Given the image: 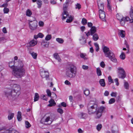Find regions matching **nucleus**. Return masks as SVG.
<instances>
[{"label":"nucleus","instance_id":"f257e3e1","mask_svg":"<svg viewBox=\"0 0 133 133\" xmlns=\"http://www.w3.org/2000/svg\"><path fill=\"white\" fill-rule=\"evenodd\" d=\"M23 65V62L20 60L16 62L12 61L9 63V67L12 70V74L17 78H21L24 75L25 71Z\"/></svg>","mask_w":133,"mask_h":133},{"label":"nucleus","instance_id":"f03ea898","mask_svg":"<svg viewBox=\"0 0 133 133\" xmlns=\"http://www.w3.org/2000/svg\"><path fill=\"white\" fill-rule=\"evenodd\" d=\"M21 90L20 86L18 84H14L13 86V89L12 90L9 89L5 92V95L7 97H11L12 99H15L19 95V91Z\"/></svg>","mask_w":133,"mask_h":133},{"label":"nucleus","instance_id":"7ed1b4c3","mask_svg":"<svg viewBox=\"0 0 133 133\" xmlns=\"http://www.w3.org/2000/svg\"><path fill=\"white\" fill-rule=\"evenodd\" d=\"M103 50L105 56L110 59L113 62L116 63L117 62V60L115 58L114 53L109 50V48L107 46H103Z\"/></svg>","mask_w":133,"mask_h":133},{"label":"nucleus","instance_id":"20e7f679","mask_svg":"<svg viewBox=\"0 0 133 133\" xmlns=\"http://www.w3.org/2000/svg\"><path fill=\"white\" fill-rule=\"evenodd\" d=\"M47 114L45 115L44 117L42 118L41 121V123L45 124H50L54 119V115L52 116L53 118H51L50 120V117L49 116H47Z\"/></svg>","mask_w":133,"mask_h":133},{"label":"nucleus","instance_id":"39448f33","mask_svg":"<svg viewBox=\"0 0 133 133\" xmlns=\"http://www.w3.org/2000/svg\"><path fill=\"white\" fill-rule=\"evenodd\" d=\"M116 17L120 21L121 24L122 26L125 24L126 22L130 20L129 17H124L121 14H118L116 15Z\"/></svg>","mask_w":133,"mask_h":133},{"label":"nucleus","instance_id":"423d86ee","mask_svg":"<svg viewBox=\"0 0 133 133\" xmlns=\"http://www.w3.org/2000/svg\"><path fill=\"white\" fill-rule=\"evenodd\" d=\"M118 77L123 79L125 77L126 75V73L124 69L121 67H119L118 68Z\"/></svg>","mask_w":133,"mask_h":133},{"label":"nucleus","instance_id":"0eeeda50","mask_svg":"<svg viewBox=\"0 0 133 133\" xmlns=\"http://www.w3.org/2000/svg\"><path fill=\"white\" fill-rule=\"evenodd\" d=\"M30 23H29V27L30 29L32 31H34L36 30L37 28V22L34 20L33 21L29 20Z\"/></svg>","mask_w":133,"mask_h":133},{"label":"nucleus","instance_id":"6e6552de","mask_svg":"<svg viewBox=\"0 0 133 133\" xmlns=\"http://www.w3.org/2000/svg\"><path fill=\"white\" fill-rule=\"evenodd\" d=\"M105 109L104 107H101L98 109L95 112L96 118H99L102 115V112L103 110Z\"/></svg>","mask_w":133,"mask_h":133},{"label":"nucleus","instance_id":"1a4fd4ad","mask_svg":"<svg viewBox=\"0 0 133 133\" xmlns=\"http://www.w3.org/2000/svg\"><path fill=\"white\" fill-rule=\"evenodd\" d=\"M66 71L72 72L73 74H76V68L72 64H70L66 68Z\"/></svg>","mask_w":133,"mask_h":133},{"label":"nucleus","instance_id":"9d476101","mask_svg":"<svg viewBox=\"0 0 133 133\" xmlns=\"http://www.w3.org/2000/svg\"><path fill=\"white\" fill-rule=\"evenodd\" d=\"M97 107L96 105H94L88 108L89 114H91L94 113L97 110Z\"/></svg>","mask_w":133,"mask_h":133},{"label":"nucleus","instance_id":"9b49d317","mask_svg":"<svg viewBox=\"0 0 133 133\" xmlns=\"http://www.w3.org/2000/svg\"><path fill=\"white\" fill-rule=\"evenodd\" d=\"M40 74L41 76L43 78H46L48 80L49 77V73L48 71H41Z\"/></svg>","mask_w":133,"mask_h":133},{"label":"nucleus","instance_id":"f8f14e48","mask_svg":"<svg viewBox=\"0 0 133 133\" xmlns=\"http://www.w3.org/2000/svg\"><path fill=\"white\" fill-rule=\"evenodd\" d=\"M99 17L103 21H105V12L103 11H99Z\"/></svg>","mask_w":133,"mask_h":133},{"label":"nucleus","instance_id":"ddd939ff","mask_svg":"<svg viewBox=\"0 0 133 133\" xmlns=\"http://www.w3.org/2000/svg\"><path fill=\"white\" fill-rule=\"evenodd\" d=\"M78 117L81 119H85L88 117L87 114L83 112H80L78 114Z\"/></svg>","mask_w":133,"mask_h":133},{"label":"nucleus","instance_id":"4468645a","mask_svg":"<svg viewBox=\"0 0 133 133\" xmlns=\"http://www.w3.org/2000/svg\"><path fill=\"white\" fill-rule=\"evenodd\" d=\"M70 2L69 1L66 0L65 2L63 4V10H64V14L66 12H66V10H67V8Z\"/></svg>","mask_w":133,"mask_h":133},{"label":"nucleus","instance_id":"2eb2a0df","mask_svg":"<svg viewBox=\"0 0 133 133\" xmlns=\"http://www.w3.org/2000/svg\"><path fill=\"white\" fill-rule=\"evenodd\" d=\"M66 76L70 78H73L75 76L76 74H74L72 72L66 71Z\"/></svg>","mask_w":133,"mask_h":133},{"label":"nucleus","instance_id":"dca6fc26","mask_svg":"<svg viewBox=\"0 0 133 133\" xmlns=\"http://www.w3.org/2000/svg\"><path fill=\"white\" fill-rule=\"evenodd\" d=\"M37 43V41L35 40H33L29 42L28 44V46L29 47L33 46L36 44Z\"/></svg>","mask_w":133,"mask_h":133},{"label":"nucleus","instance_id":"f3484780","mask_svg":"<svg viewBox=\"0 0 133 133\" xmlns=\"http://www.w3.org/2000/svg\"><path fill=\"white\" fill-rule=\"evenodd\" d=\"M41 44L43 47L45 48H48L49 45V42L45 41L44 40L42 41Z\"/></svg>","mask_w":133,"mask_h":133},{"label":"nucleus","instance_id":"a211bd4d","mask_svg":"<svg viewBox=\"0 0 133 133\" xmlns=\"http://www.w3.org/2000/svg\"><path fill=\"white\" fill-rule=\"evenodd\" d=\"M66 11L67 12H66L64 14V10H63V12L62 14V15L63 16V20L65 19V18H68V17L69 18H70V16L71 17V16L69 15V14H68V12L67 11V10H66Z\"/></svg>","mask_w":133,"mask_h":133},{"label":"nucleus","instance_id":"6ab92c4d","mask_svg":"<svg viewBox=\"0 0 133 133\" xmlns=\"http://www.w3.org/2000/svg\"><path fill=\"white\" fill-rule=\"evenodd\" d=\"M96 28L95 26H93L91 28L90 30V34L91 35H93L95 34L96 32Z\"/></svg>","mask_w":133,"mask_h":133},{"label":"nucleus","instance_id":"aec40b11","mask_svg":"<svg viewBox=\"0 0 133 133\" xmlns=\"http://www.w3.org/2000/svg\"><path fill=\"white\" fill-rule=\"evenodd\" d=\"M49 102L50 104H48V106L50 107H51L56 104L55 102L52 99H51L49 101Z\"/></svg>","mask_w":133,"mask_h":133},{"label":"nucleus","instance_id":"412c9836","mask_svg":"<svg viewBox=\"0 0 133 133\" xmlns=\"http://www.w3.org/2000/svg\"><path fill=\"white\" fill-rule=\"evenodd\" d=\"M98 8L99 9V11H103L104 8V5L103 3H98Z\"/></svg>","mask_w":133,"mask_h":133},{"label":"nucleus","instance_id":"4be33fe9","mask_svg":"<svg viewBox=\"0 0 133 133\" xmlns=\"http://www.w3.org/2000/svg\"><path fill=\"white\" fill-rule=\"evenodd\" d=\"M96 73L97 75L98 76H101L102 75V72L99 68L98 67L96 68Z\"/></svg>","mask_w":133,"mask_h":133},{"label":"nucleus","instance_id":"5701e85b","mask_svg":"<svg viewBox=\"0 0 133 133\" xmlns=\"http://www.w3.org/2000/svg\"><path fill=\"white\" fill-rule=\"evenodd\" d=\"M21 113L20 111H18V112L17 118L18 120L19 121H21L22 120Z\"/></svg>","mask_w":133,"mask_h":133},{"label":"nucleus","instance_id":"b1692460","mask_svg":"<svg viewBox=\"0 0 133 133\" xmlns=\"http://www.w3.org/2000/svg\"><path fill=\"white\" fill-rule=\"evenodd\" d=\"M99 38V37L98 35L95 33L93 35L92 39L95 41H97Z\"/></svg>","mask_w":133,"mask_h":133},{"label":"nucleus","instance_id":"393cba45","mask_svg":"<svg viewBox=\"0 0 133 133\" xmlns=\"http://www.w3.org/2000/svg\"><path fill=\"white\" fill-rule=\"evenodd\" d=\"M99 83L101 86L104 87L105 85V83L104 79H100L99 81Z\"/></svg>","mask_w":133,"mask_h":133},{"label":"nucleus","instance_id":"a878e982","mask_svg":"<svg viewBox=\"0 0 133 133\" xmlns=\"http://www.w3.org/2000/svg\"><path fill=\"white\" fill-rule=\"evenodd\" d=\"M54 57L56 59L58 60L59 62H61V59L60 58L59 56L57 53H55L54 54Z\"/></svg>","mask_w":133,"mask_h":133},{"label":"nucleus","instance_id":"bb28decb","mask_svg":"<svg viewBox=\"0 0 133 133\" xmlns=\"http://www.w3.org/2000/svg\"><path fill=\"white\" fill-rule=\"evenodd\" d=\"M79 40L80 41L81 43L82 44H84L86 43V39L84 37L82 36L81 38L79 39Z\"/></svg>","mask_w":133,"mask_h":133},{"label":"nucleus","instance_id":"cd10ccee","mask_svg":"<svg viewBox=\"0 0 133 133\" xmlns=\"http://www.w3.org/2000/svg\"><path fill=\"white\" fill-rule=\"evenodd\" d=\"M124 87L127 90H128L129 89V85L128 83L127 82L125 81L124 82Z\"/></svg>","mask_w":133,"mask_h":133},{"label":"nucleus","instance_id":"c85d7f7f","mask_svg":"<svg viewBox=\"0 0 133 133\" xmlns=\"http://www.w3.org/2000/svg\"><path fill=\"white\" fill-rule=\"evenodd\" d=\"M37 3L38 5V8H41L42 5V2L41 0H37Z\"/></svg>","mask_w":133,"mask_h":133},{"label":"nucleus","instance_id":"c756f323","mask_svg":"<svg viewBox=\"0 0 133 133\" xmlns=\"http://www.w3.org/2000/svg\"><path fill=\"white\" fill-rule=\"evenodd\" d=\"M30 54L34 59H36L37 55V54L36 53L33 52H30Z\"/></svg>","mask_w":133,"mask_h":133},{"label":"nucleus","instance_id":"7c9ffc66","mask_svg":"<svg viewBox=\"0 0 133 133\" xmlns=\"http://www.w3.org/2000/svg\"><path fill=\"white\" fill-rule=\"evenodd\" d=\"M120 36L122 37H124L125 36V32L123 30L120 31Z\"/></svg>","mask_w":133,"mask_h":133},{"label":"nucleus","instance_id":"2f4dec72","mask_svg":"<svg viewBox=\"0 0 133 133\" xmlns=\"http://www.w3.org/2000/svg\"><path fill=\"white\" fill-rule=\"evenodd\" d=\"M39 98V96L38 94L37 93L35 94V96L34 98V101H37Z\"/></svg>","mask_w":133,"mask_h":133},{"label":"nucleus","instance_id":"473e14b6","mask_svg":"<svg viewBox=\"0 0 133 133\" xmlns=\"http://www.w3.org/2000/svg\"><path fill=\"white\" fill-rule=\"evenodd\" d=\"M14 113H9L8 116V119L9 120L11 119L14 116Z\"/></svg>","mask_w":133,"mask_h":133},{"label":"nucleus","instance_id":"72a5a7b5","mask_svg":"<svg viewBox=\"0 0 133 133\" xmlns=\"http://www.w3.org/2000/svg\"><path fill=\"white\" fill-rule=\"evenodd\" d=\"M40 98L42 99L47 101L48 98V97L46 95H42L41 96Z\"/></svg>","mask_w":133,"mask_h":133},{"label":"nucleus","instance_id":"f704fd0d","mask_svg":"<svg viewBox=\"0 0 133 133\" xmlns=\"http://www.w3.org/2000/svg\"><path fill=\"white\" fill-rule=\"evenodd\" d=\"M80 57L82 58H83L85 60H86L87 59V58L86 57V55L85 54H84L83 53H81L80 54Z\"/></svg>","mask_w":133,"mask_h":133},{"label":"nucleus","instance_id":"c9c22d12","mask_svg":"<svg viewBox=\"0 0 133 133\" xmlns=\"http://www.w3.org/2000/svg\"><path fill=\"white\" fill-rule=\"evenodd\" d=\"M84 93L85 95L86 96H88L90 93L89 90L88 89H86L84 91Z\"/></svg>","mask_w":133,"mask_h":133},{"label":"nucleus","instance_id":"e433bc0d","mask_svg":"<svg viewBox=\"0 0 133 133\" xmlns=\"http://www.w3.org/2000/svg\"><path fill=\"white\" fill-rule=\"evenodd\" d=\"M56 41L59 43L61 44L63 43L64 42V40L61 38H56Z\"/></svg>","mask_w":133,"mask_h":133},{"label":"nucleus","instance_id":"4c0bfd02","mask_svg":"<svg viewBox=\"0 0 133 133\" xmlns=\"http://www.w3.org/2000/svg\"><path fill=\"white\" fill-rule=\"evenodd\" d=\"M16 130L12 128H10L7 130L8 133H14Z\"/></svg>","mask_w":133,"mask_h":133},{"label":"nucleus","instance_id":"58836bf2","mask_svg":"<svg viewBox=\"0 0 133 133\" xmlns=\"http://www.w3.org/2000/svg\"><path fill=\"white\" fill-rule=\"evenodd\" d=\"M94 45L95 47L96 50V51L98 52L99 50V48L98 44L97 43H95L94 44Z\"/></svg>","mask_w":133,"mask_h":133},{"label":"nucleus","instance_id":"ea45409f","mask_svg":"<svg viewBox=\"0 0 133 133\" xmlns=\"http://www.w3.org/2000/svg\"><path fill=\"white\" fill-rule=\"evenodd\" d=\"M115 98H111L109 101V103L110 104H113L115 102Z\"/></svg>","mask_w":133,"mask_h":133},{"label":"nucleus","instance_id":"a19ab883","mask_svg":"<svg viewBox=\"0 0 133 133\" xmlns=\"http://www.w3.org/2000/svg\"><path fill=\"white\" fill-rule=\"evenodd\" d=\"M32 12L31 10L29 9H28L26 11V15L28 16H30L32 14Z\"/></svg>","mask_w":133,"mask_h":133},{"label":"nucleus","instance_id":"79ce46f5","mask_svg":"<svg viewBox=\"0 0 133 133\" xmlns=\"http://www.w3.org/2000/svg\"><path fill=\"white\" fill-rule=\"evenodd\" d=\"M131 18H133V7L131 8L129 12Z\"/></svg>","mask_w":133,"mask_h":133},{"label":"nucleus","instance_id":"37998d69","mask_svg":"<svg viewBox=\"0 0 133 133\" xmlns=\"http://www.w3.org/2000/svg\"><path fill=\"white\" fill-rule=\"evenodd\" d=\"M125 57V55L124 53L122 52L120 56V57L122 59H124Z\"/></svg>","mask_w":133,"mask_h":133},{"label":"nucleus","instance_id":"c03bdc74","mask_svg":"<svg viewBox=\"0 0 133 133\" xmlns=\"http://www.w3.org/2000/svg\"><path fill=\"white\" fill-rule=\"evenodd\" d=\"M25 127L26 128H30L31 126V125L27 121H25Z\"/></svg>","mask_w":133,"mask_h":133},{"label":"nucleus","instance_id":"a18cd8bd","mask_svg":"<svg viewBox=\"0 0 133 133\" xmlns=\"http://www.w3.org/2000/svg\"><path fill=\"white\" fill-rule=\"evenodd\" d=\"M108 2L107 4V8L110 11H112V8L111 6L109 4V0H107Z\"/></svg>","mask_w":133,"mask_h":133},{"label":"nucleus","instance_id":"49530a36","mask_svg":"<svg viewBox=\"0 0 133 133\" xmlns=\"http://www.w3.org/2000/svg\"><path fill=\"white\" fill-rule=\"evenodd\" d=\"M51 38V35H48L45 38V39L46 41L50 40Z\"/></svg>","mask_w":133,"mask_h":133},{"label":"nucleus","instance_id":"de8ad7c7","mask_svg":"<svg viewBox=\"0 0 133 133\" xmlns=\"http://www.w3.org/2000/svg\"><path fill=\"white\" fill-rule=\"evenodd\" d=\"M87 23V20L85 18H83L82 19V23L83 25L86 24Z\"/></svg>","mask_w":133,"mask_h":133},{"label":"nucleus","instance_id":"09e8293b","mask_svg":"<svg viewBox=\"0 0 133 133\" xmlns=\"http://www.w3.org/2000/svg\"><path fill=\"white\" fill-rule=\"evenodd\" d=\"M102 127V125L101 124H98L96 127V129L98 131L100 130Z\"/></svg>","mask_w":133,"mask_h":133},{"label":"nucleus","instance_id":"8fccbe9b","mask_svg":"<svg viewBox=\"0 0 133 133\" xmlns=\"http://www.w3.org/2000/svg\"><path fill=\"white\" fill-rule=\"evenodd\" d=\"M61 106L64 107H66V104L65 102H62L61 103V105H58V107H61Z\"/></svg>","mask_w":133,"mask_h":133},{"label":"nucleus","instance_id":"3c124183","mask_svg":"<svg viewBox=\"0 0 133 133\" xmlns=\"http://www.w3.org/2000/svg\"><path fill=\"white\" fill-rule=\"evenodd\" d=\"M46 92L48 96L51 97V94L50 90L49 89H47L46 90Z\"/></svg>","mask_w":133,"mask_h":133},{"label":"nucleus","instance_id":"603ef678","mask_svg":"<svg viewBox=\"0 0 133 133\" xmlns=\"http://www.w3.org/2000/svg\"><path fill=\"white\" fill-rule=\"evenodd\" d=\"M57 110L58 112L61 114H62L63 112V110L61 108H58V109Z\"/></svg>","mask_w":133,"mask_h":133},{"label":"nucleus","instance_id":"864d4df0","mask_svg":"<svg viewBox=\"0 0 133 133\" xmlns=\"http://www.w3.org/2000/svg\"><path fill=\"white\" fill-rule=\"evenodd\" d=\"M70 18H69L67 19L66 20V22L67 23H70L72 21L73 19L71 17H71L70 16Z\"/></svg>","mask_w":133,"mask_h":133},{"label":"nucleus","instance_id":"5fc2aeb1","mask_svg":"<svg viewBox=\"0 0 133 133\" xmlns=\"http://www.w3.org/2000/svg\"><path fill=\"white\" fill-rule=\"evenodd\" d=\"M110 95L112 97H116L117 95V93L112 92L111 93Z\"/></svg>","mask_w":133,"mask_h":133},{"label":"nucleus","instance_id":"6e6d98bb","mask_svg":"<svg viewBox=\"0 0 133 133\" xmlns=\"http://www.w3.org/2000/svg\"><path fill=\"white\" fill-rule=\"evenodd\" d=\"M9 11V9L8 8H4L3 10L4 12V13H8Z\"/></svg>","mask_w":133,"mask_h":133},{"label":"nucleus","instance_id":"4d7b16f0","mask_svg":"<svg viewBox=\"0 0 133 133\" xmlns=\"http://www.w3.org/2000/svg\"><path fill=\"white\" fill-rule=\"evenodd\" d=\"M108 79L109 82H111V83H114L113 80L112 79L111 77V76H109L108 77Z\"/></svg>","mask_w":133,"mask_h":133},{"label":"nucleus","instance_id":"13d9d810","mask_svg":"<svg viewBox=\"0 0 133 133\" xmlns=\"http://www.w3.org/2000/svg\"><path fill=\"white\" fill-rule=\"evenodd\" d=\"M81 8V5L79 3H77L76 5V6L75 8L76 9H80Z\"/></svg>","mask_w":133,"mask_h":133},{"label":"nucleus","instance_id":"bf43d9fd","mask_svg":"<svg viewBox=\"0 0 133 133\" xmlns=\"http://www.w3.org/2000/svg\"><path fill=\"white\" fill-rule=\"evenodd\" d=\"M82 68L85 70H87L88 69L89 67L88 66L83 65L82 66Z\"/></svg>","mask_w":133,"mask_h":133},{"label":"nucleus","instance_id":"052dcab7","mask_svg":"<svg viewBox=\"0 0 133 133\" xmlns=\"http://www.w3.org/2000/svg\"><path fill=\"white\" fill-rule=\"evenodd\" d=\"M100 65L102 67L104 68V67L105 65L104 62L103 61H102L101 63L100 64Z\"/></svg>","mask_w":133,"mask_h":133},{"label":"nucleus","instance_id":"680f3d73","mask_svg":"<svg viewBox=\"0 0 133 133\" xmlns=\"http://www.w3.org/2000/svg\"><path fill=\"white\" fill-rule=\"evenodd\" d=\"M39 25L40 26H43L44 25V23L42 21H40L39 22Z\"/></svg>","mask_w":133,"mask_h":133},{"label":"nucleus","instance_id":"e2e57ef3","mask_svg":"<svg viewBox=\"0 0 133 133\" xmlns=\"http://www.w3.org/2000/svg\"><path fill=\"white\" fill-rule=\"evenodd\" d=\"M118 79L117 78H116L114 80V81L116 83V84L117 86H118L119 84V83L118 82Z\"/></svg>","mask_w":133,"mask_h":133},{"label":"nucleus","instance_id":"0e129e2a","mask_svg":"<svg viewBox=\"0 0 133 133\" xmlns=\"http://www.w3.org/2000/svg\"><path fill=\"white\" fill-rule=\"evenodd\" d=\"M37 35L39 37L42 38L43 37V35L41 33H39Z\"/></svg>","mask_w":133,"mask_h":133},{"label":"nucleus","instance_id":"69168bd1","mask_svg":"<svg viewBox=\"0 0 133 133\" xmlns=\"http://www.w3.org/2000/svg\"><path fill=\"white\" fill-rule=\"evenodd\" d=\"M104 95L105 96H107L109 95V92L107 91H105L104 93Z\"/></svg>","mask_w":133,"mask_h":133},{"label":"nucleus","instance_id":"338daca9","mask_svg":"<svg viewBox=\"0 0 133 133\" xmlns=\"http://www.w3.org/2000/svg\"><path fill=\"white\" fill-rule=\"evenodd\" d=\"M50 3L52 4H55L56 3V1L54 0H51L50 1Z\"/></svg>","mask_w":133,"mask_h":133},{"label":"nucleus","instance_id":"774afa93","mask_svg":"<svg viewBox=\"0 0 133 133\" xmlns=\"http://www.w3.org/2000/svg\"><path fill=\"white\" fill-rule=\"evenodd\" d=\"M88 25L89 27H92V24L91 22H88Z\"/></svg>","mask_w":133,"mask_h":133}]
</instances>
